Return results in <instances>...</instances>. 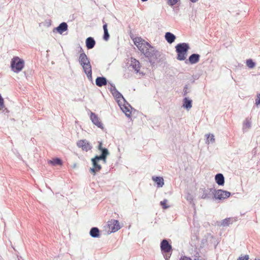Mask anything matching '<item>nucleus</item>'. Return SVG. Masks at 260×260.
Returning <instances> with one entry per match:
<instances>
[{
	"label": "nucleus",
	"mask_w": 260,
	"mask_h": 260,
	"mask_svg": "<svg viewBox=\"0 0 260 260\" xmlns=\"http://www.w3.org/2000/svg\"><path fill=\"white\" fill-rule=\"evenodd\" d=\"M132 39L139 50L148 59L152 68H157L158 63L159 66H162L163 68L167 66L166 56L161 51H158L154 46L140 37Z\"/></svg>",
	"instance_id": "obj_1"
},
{
	"label": "nucleus",
	"mask_w": 260,
	"mask_h": 260,
	"mask_svg": "<svg viewBox=\"0 0 260 260\" xmlns=\"http://www.w3.org/2000/svg\"><path fill=\"white\" fill-rule=\"evenodd\" d=\"M126 117L132 120V113L137 112L117 89L111 93Z\"/></svg>",
	"instance_id": "obj_2"
},
{
	"label": "nucleus",
	"mask_w": 260,
	"mask_h": 260,
	"mask_svg": "<svg viewBox=\"0 0 260 260\" xmlns=\"http://www.w3.org/2000/svg\"><path fill=\"white\" fill-rule=\"evenodd\" d=\"M177 53L176 59L179 61H184L186 58L190 46L188 43H179L175 46Z\"/></svg>",
	"instance_id": "obj_3"
},
{
	"label": "nucleus",
	"mask_w": 260,
	"mask_h": 260,
	"mask_svg": "<svg viewBox=\"0 0 260 260\" xmlns=\"http://www.w3.org/2000/svg\"><path fill=\"white\" fill-rule=\"evenodd\" d=\"M25 61L23 59L19 56H14L10 62V68L11 71L15 73H18L24 68Z\"/></svg>",
	"instance_id": "obj_4"
},
{
	"label": "nucleus",
	"mask_w": 260,
	"mask_h": 260,
	"mask_svg": "<svg viewBox=\"0 0 260 260\" xmlns=\"http://www.w3.org/2000/svg\"><path fill=\"white\" fill-rule=\"evenodd\" d=\"M232 195L231 192L221 189H214L212 192V199L215 201H222L228 199Z\"/></svg>",
	"instance_id": "obj_5"
},
{
	"label": "nucleus",
	"mask_w": 260,
	"mask_h": 260,
	"mask_svg": "<svg viewBox=\"0 0 260 260\" xmlns=\"http://www.w3.org/2000/svg\"><path fill=\"white\" fill-rule=\"evenodd\" d=\"M78 61L80 65L82 67L83 70H85V69L91 67L90 59L85 52L79 54Z\"/></svg>",
	"instance_id": "obj_6"
},
{
	"label": "nucleus",
	"mask_w": 260,
	"mask_h": 260,
	"mask_svg": "<svg viewBox=\"0 0 260 260\" xmlns=\"http://www.w3.org/2000/svg\"><path fill=\"white\" fill-rule=\"evenodd\" d=\"M107 226L109 229V230L107 232L108 234L116 232L121 228L119 221L114 219L108 221Z\"/></svg>",
	"instance_id": "obj_7"
},
{
	"label": "nucleus",
	"mask_w": 260,
	"mask_h": 260,
	"mask_svg": "<svg viewBox=\"0 0 260 260\" xmlns=\"http://www.w3.org/2000/svg\"><path fill=\"white\" fill-rule=\"evenodd\" d=\"M91 161L92 165V167L90 168L89 172L91 174L95 175L97 172H100L102 169V166L99 164L100 161L98 158L97 154L91 159Z\"/></svg>",
	"instance_id": "obj_8"
},
{
	"label": "nucleus",
	"mask_w": 260,
	"mask_h": 260,
	"mask_svg": "<svg viewBox=\"0 0 260 260\" xmlns=\"http://www.w3.org/2000/svg\"><path fill=\"white\" fill-rule=\"evenodd\" d=\"M170 239H164L160 243V248L162 253H168L172 251V246Z\"/></svg>",
	"instance_id": "obj_9"
},
{
	"label": "nucleus",
	"mask_w": 260,
	"mask_h": 260,
	"mask_svg": "<svg viewBox=\"0 0 260 260\" xmlns=\"http://www.w3.org/2000/svg\"><path fill=\"white\" fill-rule=\"evenodd\" d=\"M77 146L81 148L83 151L87 152L92 148V146L90 143L86 139L79 140L77 142Z\"/></svg>",
	"instance_id": "obj_10"
},
{
	"label": "nucleus",
	"mask_w": 260,
	"mask_h": 260,
	"mask_svg": "<svg viewBox=\"0 0 260 260\" xmlns=\"http://www.w3.org/2000/svg\"><path fill=\"white\" fill-rule=\"evenodd\" d=\"M90 119L92 123L98 128H100L102 130L104 129L103 123L96 114L90 111Z\"/></svg>",
	"instance_id": "obj_11"
},
{
	"label": "nucleus",
	"mask_w": 260,
	"mask_h": 260,
	"mask_svg": "<svg viewBox=\"0 0 260 260\" xmlns=\"http://www.w3.org/2000/svg\"><path fill=\"white\" fill-rule=\"evenodd\" d=\"M201 55L197 53H193L188 56V59L184 60L185 63L186 64H194L197 63L199 61Z\"/></svg>",
	"instance_id": "obj_12"
},
{
	"label": "nucleus",
	"mask_w": 260,
	"mask_h": 260,
	"mask_svg": "<svg viewBox=\"0 0 260 260\" xmlns=\"http://www.w3.org/2000/svg\"><path fill=\"white\" fill-rule=\"evenodd\" d=\"M131 64L129 67H132L135 71L136 73H139L140 74L144 75L145 74L143 72H140L141 64L139 61L134 57L130 58Z\"/></svg>",
	"instance_id": "obj_13"
},
{
	"label": "nucleus",
	"mask_w": 260,
	"mask_h": 260,
	"mask_svg": "<svg viewBox=\"0 0 260 260\" xmlns=\"http://www.w3.org/2000/svg\"><path fill=\"white\" fill-rule=\"evenodd\" d=\"M214 189L211 188H206L205 187L200 188L199 189V192L200 193H203L202 195L201 196V199L209 200L211 199L212 192Z\"/></svg>",
	"instance_id": "obj_14"
},
{
	"label": "nucleus",
	"mask_w": 260,
	"mask_h": 260,
	"mask_svg": "<svg viewBox=\"0 0 260 260\" xmlns=\"http://www.w3.org/2000/svg\"><path fill=\"white\" fill-rule=\"evenodd\" d=\"M68 29V25L67 22H62L60 23L57 27L53 28L54 32H57L60 35H62L64 32Z\"/></svg>",
	"instance_id": "obj_15"
},
{
	"label": "nucleus",
	"mask_w": 260,
	"mask_h": 260,
	"mask_svg": "<svg viewBox=\"0 0 260 260\" xmlns=\"http://www.w3.org/2000/svg\"><path fill=\"white\" fill-rule=\"evenodd\" d=\"M103 143L102 141L98 142L97 148L101 153L100 155H98V156L104 157V156L109 155L110 152L109 150L107 148L103 147Z\"/></svg>",
	"instance_id": "obj_16"
},
{
	"label": "nucleus",
	"mask_w": 260,
	"mask_h": 260,
	"mask_svg": "<svg viewBox=\"0 0 260 260\" xmlns=\"http://www.w3.org/2000/svg\"><path fill=\"white\" fill-rule=\"evenodd\" d=\"M109 81L103 76H98L95 80V85L98 87H102L108 84Z\"/></svg>",
	"instance_id": "obj_17"
},
{
	"label": "nucleus",
	"mask_w": 260,
	"mask_h": 260,
	"mask_svg": "<svg viewBox=\"0 0 260 260\" xmlns=\"http://www.w3.org/2000/svg\"><path fill=\"white\" fill-rule=\"evenodd\" d=\"M192 106V100L189 97L185 96L182 100V107L187 111H189Z\"/></svg>",
	"instance_id": "obj_18"
},
{
	"label": "nucleus",
	"mask_w": 260,
	"mask_h": 260,
	"mask_svg": "<svg viewBox=\"0 0 260 260\" xmlns=\"http://www.w3.org/2000/svg\"><path fill=\"white\" fill-rule=\"evenodd\" d=\"M89 234L93 238H99L101 236V231L98 227L93 226L90 229Z\"/></svg>",
	"instance_id": "obj_19"
},
{
	"label": "nucleus",
	"mask_w": 260,
	"mask_h": 260,
	"mask_svg": "<svg viewBox=\"0 0 260 260\" xmlns=\"http://www.w3.org/2000/svg\"><path fill=\"white\" fill-rule=\"evenodd\" d=\"M152 180L156 184L157 188L162 187L164 185V179L162 176H153Z\"/></svg>",
	"instance_id": "obj_20"
},
{
	"label": "nucleus",
	"mask_w": 260,
	"mask_h": 260,
	"mask_svg": "<svg viewBox=\"0 0 260 260\" xmlns=\"http://www.w3.org/2000/svg\"><path fill=\"white\" fill-rule=\"evenodd\" d=\"M96 42L93 37H89L85 40V46L88 50L93 48L95 45Z\"/></svg>",
	"instance_id": "obj_21"
},
{
	"label": "nucleus",
	"mask_w": 260,
	"mask_h": 260,
	"mask_svg": "<svg viewBox=\"0 0 260 260\" xmlns=\"http://www.w3.org/2000/svg\"><path fill=\"white\" fill-rule=\"evenodd\" d=\"M215 181L219 186H223L225 183V178L222 173H217L215 176Z\"/></svg>",
	"instance_id": "obj_22"
},
{
	"label": "nucleus",
	"mask_w": 260,
	"mask_h": 260,
	"mask_svg": "<svg viewBox=\"0 0 260 260\" xmlns=\"http://www.w3.org/2000/svg\"><path fill=\"white\" fill-rule=\"evenodd\" d=\"M48 164L53 167L57 166H61L63 165V161L61 158L56 157L51 159L48 160Z\"/></svg>",
	"instance_id": "obj_23"
},
{
	"label": "nucleus",
	"mask_w": 260,
	"mask_h": 260,
	"mask_svg": "<svg viewBox=\"0 0 260 260\" xmlns=\"http://www.w3.org/2000/svg\"><path fill=\"white\" fill-rule=\"evenodd\" d=\"M165 39L167 43L171 44L175 42L176 39V36L173 33L168 31L165 34Z\"/></svg>",
	"instance_id": "obj_24"
},
{
	"label": "nucleus",
	"mask_w": 260,
	"mask_h": 260,
	"mask_svg": "<svg viewBox=\"0 0 260 260\" xmlns=\"http://www.w3.org/2000/svg\"><path fill=\"white\" fill-rule=\"evenodd\" d=\"M233 221L232 218L227 217L222 220L221 221H217V225L218 226H222L224 227L228 226L230 224H232Z\"/></svg>",
	"instance_id": "obj_25"
},
{
	"label": "nucleus",
	"mask_w": 260,
	"mask_h": 260,
	"mask_svg": "<svg viewBox=\"0 0 260 260\" xmlns=\"http://www.w3.org/2000/svg\"><path fill=\"white\" fill-rule=\"evenodd\" d=\"M83 71L86 75L87 79L90 81L92 83H93V79L92 77V67L90 68H88L87 69H85Z\"/></svg>",
	"instance_id": "obj_26"
},
{
	"label": "nucleus",
	"mask_w": 260,
	"mask_h": 260,
	"mask_svg": "<svg viewBox=\"0 0 260 260\" xmlns=\"http://www.w3.org/2000/svg\"><path fill=\"white\" fill-rule=\"evenodd\" d=\"M206 143H213L215 142L214 135L213 134H208L206 135Z\"/></svg>",
	"instance_id": "obj_27"
},
{
	"label": "nucleus",
	"mask_w": 260,
	"mask_h": 260,
	"mask_svg": "<svg viewBox=\"0 0 260 260\" xmlns=\"http://www.w3.org/2000/svg\"><path fill=\"white\" fill-rule=\"evenodd\" d=\"M246 64L249 69H252L255 67L256 63L252 59L249 58L246 60Z\"/></svg>",
	"instance_id": "obj_28"
},
{
	"label": "nucleus",
	"mask_w": 260,
	"mask_h": 260,
	"mask_svg": "<svg viewBox=\"0 0 260 260\" xmlns=\"http://www.w3.org/2000/svg\"><path fill=\"white\" fill-rule=\"evenodd\" d=\"M251 126V122L250 120L246 119L243 123V128H249Z\"/></svg>",
	"instance_id": "obj_29"
},
{
	"label": "nucleus",
	"mask_w": 260,
	"mask_h": 260,
	"mask_svg": "<svg viewBox=\"0 0 260 260\" xmlns=\"http://www.w3.org/2000/svg\"><path fill=\"white\" fill-rule=\"evenodd\" d=\"M178 3L180 4V0H167V4L171 7Z\"/></svg>",
	"instance_id": "obj_30"
},
{
	"label": "nucleus",
	"mask_w": 260,
	"mask_h": 260,
	"mask_svg": "<svg viewBox=\"0 0 260 260\" xmlns=\"http://www.w3.org/2000/svg\"><path fill=\"white\" fill-rule=\"evenodd\" d=\"M186 200L189 202V203L193 206L195 205V204L193 202V196L189 193H188L186 195Z\"/></svg>",
	"instance_id": "obj_31"
},
{
	"label": "nucleus",
	"mask_w": 260,
	"mask_h": 260,
	"mask_svg": "<svg viewBox=\"0 0 260 260\" xmlns=\"http://www.w3.org/2000/svg\"><path fill=\"white\" fill-rule=\"evenodd\" d=\"M167 202L168 200L166 199H164L162 201L160 202V205L161 206L162 209H167L170 207L169 205H167Z\"/></svg>",
	"instance_id": "obj_32"
},
{
	"label": "nucleus",
	"mask_w": 260,
	"mask_h": 260,
	"mask_svg": "<svg viewBox=\"0 0 260 260\" xmlns=\"http://www.w3.org/2000/svg\"><path fill=\"white\" fill-rule=\"evenodd\" d=\"M110 34L109 33L108 30L104 31V34L103 36V39L105 41H108L110 39Z\"/></svg>",
	"instance_id": "obj_33"
},
{
	"label": "nucleus",
	"mask_w": 260,
	"mask_h": 260,
	"mask_svg": "<svg viewBox=\"0 0 260 260\" xmlns=\"http://www.w3.org/2000/svg\"><path fill=\"white\" fill-rule=\"evenodd\" d=\"M189 92H190V90H189L188 85L186 84L183 87V93H182L183 96H186L187 94V93H188Z\"/></svg>",
	"instance_id": "obj_34"
},
{
	"label": "nucleus",
	"mask_w": 260,
	"mask_h": 260,
	"mask_svg": "<svg viewBox=\"0 0 260 260\" xmlns=\"http://www.w3.org/2000/svg\"><path fill=\"white\" fill-rule=\"evenodd\" d=\"M5 101L4 99L0 93V111L4 109L5 108Z\"/></svg>",
	"instance_id": "obj_35"
},
{
	"label": "nucleus",
	"mask_w": 260,
	"mask_h": 260,
	"mask_svg": "<svg viewBox=\"0 0 260 260\" xmlns=\"http://www.w3.org/2000/svg\"><path fill=\"white\" fill-rule=\"evenodd\" d=\"M108 84L110 86V87H109L108 89L110 90L111 93L113 91H114V90H115V89H117L116 88V86L114 83L109 81Z\"/></svg>",
	"instance_id": "obj_36"
},
{
	"label": "nucleus",
	"mask_w": 260,
	"mask_h": 260,
	"mask_svg": "<svg viewBox=\"0 0 260 260\" xmlns=\"http://www.w3.org/2000/svg\"><path fill=\"white\" fill-rule=\"evenodd\" d=\"M255 105L256 107L260 106V93H258L256 95V96L255 99Z\"/></svg>",
	"instance_id": "obj_37"
},
{
	"label": "nucleus",
	"mask_w": 260,
	"mask_h": 260,
	"mask_svg": "<svg viewBox=\"0 0 260 260\" xmlns=\"http://www.w3.org/2000/svg\"><path fill=\"white\" fill-rule=\"evenodd\" d=\"M249 256L248 254H245L244 255H241L237 260H249Z\"/></svg>",
	"instance_id": "obj_38"
},
{
	"label": "nucleus",
	"mask_w": 260,
	"mask_h": 260,
	"mask_svg": "<svg viewBox=\"0 0 260 260\" xmlns=\"http://www.w3.org/2000/svg\"><path fill=\"white\" fill-rule=\"evenodd\" d=\"M172 251L168 252V253H162L164 255V257L165 259V260H169L171 255H172Z\"/></svg>",
	"instance_id": "obj_39"
},
{
	"label": "nucleus",
	"mask_w": 260,
	"mask_h": 260,
	"mask_svg": "<svg viewBox=\"0 0 260 260\" xmlns=\"http://www.w3.org/2000/svg\"><path fill=\"white\" fill-rule=\"evenodd\" d=\"M207 243V238L205 237L201 240V244L200 246V248H203L204 247L205 245Z\"/></svg>",
	"instance_id": "obj_40"
},
{
	"label": "nucleus",
	"mask_w": 260,
	"mask_h": 260,
	"mask_svg": "<svg viewBox=\"0 0 260 260\" xmlns=\"http://www.w3.org/2000/svg\"><path fill=\"white\" fill-rule=\"evenodd\" d=\"M201 256L198 252H197L193 256V260H205L201 258Z\"/></svg>",
	"instance_id": "obj_41"
},
{
	"label": "nucleus",
	"mask_w": 260,
	"mask_h": 260,
	"mask_svg": "<svg viewBox=\"0 0 260 260\" xmlns=\"http://www.w3.org/2000/svg\"><path fill=\"white\" fill-rule=\"evenodd\" d=\"M108 156H104V157H102V156H99L98 155V158L99 159V161L100 160H102L103 161V163L104 164H106L107 162V158Z\"/></svg>",
	"instance_id": "obj_42"
},
{
	"label": "nucleus",
	"mask_w": 260,
	"mask_h": 260,
	"mask_svg": "<svg viewBox=\"0 0 260 260\" xmlns=\"http://www.w3.org/2000/svg\"><path fill=\"white\" fill-rule=\"evenodd\" d=\"M179 260H193V259L191 258V257L184 255L181 256V257L179 258Z\"/></svg>",
	"instance_id": "obj_43"
},
{
	"label": "nucleus",
	"mask_w": 260,
	"mask_h": 260,
	"mask_svg": "<svg viewBox=\"0 0 260 260\" xmlns=\"http://www.w3.org/2000/svg\"><path fill=\"white\" fill-rule=\"evenodd\" d=\"M102 21H103V30H104V31H107V30H108V24H107L106 22H105L104 21V19H103V20H102Z\"/></svg>",
	"instance_id": "obj_44"
},
{
	"label": "nucleus",
	"mask_w": 260,
	"mask_h": 260,
	"mask_svg": "<svg viewBox=\"0 0 260 260\" xmlns=\"http://www.w3.org/2000/svg\"><path fill=\"white\" fill-rule=\"evenodd\" d=\"M192 77L193 78V80H198L199 77H200V75L199 74H193L192 76Z\"/></svg>",
	"instance_id": "obj_45"
},
{
	"label": "nucleus",
	"mask_w": 260,
	"mask_h": 260,
	"mask_svg": "<svg viewBox=\"0 0 260 260\" xmlns=\"http://www.w3.org/2000/svg\"><path fill=\"white\" fill-rule=\"evenodd\" d=\"M30 72H31V71L29 72V71L27 72H26V71L24 72L25 76L26 78H28V77H29V75L30 74Z\"/></svg>",
	"instance_id": "obj_46"
},
{
	"label": "nucleus",
	"mask_w": 260,
	"mask_h": 260,
	"mask_svg": "<svg viewBox=\"0 0 260 260\" xmlns=\"http://www.w3.org/2000/svg\"><path fill=\"white\" fill-rule=\"evenodd\" d=\"M2 110L5 114H8L10 112L9 110L5 106L4 109Z\"/></svg>",
	"instance_id": "obj_47"
},
{
	"label": "nucleus",
	"mask_w": 260,
	"mask_h": 260,
	"mask_svg": "<svg viewBox=\"0 0 260 260\" xmlns=\"http://www.w3.org/2000/svg\"><path fill=\"white\" fill-rule=\"evenodd\" d=\"M79 52L80 53H82L83 52H84L82 47L79 45Z\"/></svg>",
	"instance_id": "obj_48"
},
{
	"label": "nucleus",
	"mask_w": 260,
	"mask_h": 260,
	"mask_svg": "<svg viewBox=\"0 0 260 260\" xmlns=\"http://www.w3.org/2000/svg\"><path fill=\"white\" fill-rule=\"evenodd\" d=\"M173 9L175 12H177L179 10V7H175Z\"/></svg>",
	"instance_id": "obj_49"
},
{
	"label": "nucleus",
	"mask_w": 260,
	"mask_h": 260,
	"mask_svg": "<svg viewBox=\"0 0 260 260\" xmlns=\"http://www.w3.org/2000/svg\"><path fill=\"white\" fill-rule=\"evenodd\" d=\"M76 166H77V164H76V163H75V164H74L73 165V166H72V168H73V169H75V168H76Z\"/></svg>",
	"instance_id": "obj_50"
},
{
	"label": "nucleus",
	"mask_w": 260,
	"mask_h": 260,
	"mask_svg": "<svg viewBox=\"0 0 260 260\" xmlns=\"http://www.w3.org/2000/svg\"><path fill=\"white\" fill-rule=\"evenodd\" d=\"M199 0H190V1L192 3H196L197 2H198Z\"/></svg>",
	"instance_id": "obj_51"
},
{
	"label": "nucleus",
	"mask_w": 260,
	"mask_h": 260,
	"mask_svg": "<svg viewBox=\"0 0 260 260\" xmlns=\"http://www.w3.org/2000/svg\"><path fill=\"white\" fill-rule=\"evenodd\" d=\"M18 260H24L21 256H17Z\"/></svg>",
	"instance_id": "obj_52"
},
{
	"label": "nucleus",
	"mask_w": 260,
	"mask_h": 260,
	"mask_svg": "<svg viewBox=\"0 0 260 260\" xmlns=\"http://www.w3.org/2000/svg\"><path fill=\"white\" fill-rule=\"evenodd\" d=\"M190 81L191 83H193L195 82V80H193V79H190Z\"/></svg>",
	"instance_id": "obj_53"
},
{
	"label": "nucleus",
	"mask_w": 260,
	"mask_h": 260,
	"mask_svg": "<svg viewBox=\"0 0 260 260\" xmlns=\"http://www.w3.org/2000/svg\"><path fill=\"white\" fill-rule=\"evenodd\" d=\"M141 1L142 2H145L147 1L148 0H141Z\"/></svg>",
	"instance_id": "obj_54"
},
{
	"label": "nucleus",
	"mask_w": 260,
	"mask_h": 260,
	"mask_svg": "<svg viewBox=\"0 0 260 260\" xmlns=\"http://www.w3.org/2000/svg\"><path fill=\"white\" fill-rule=\"evenodd\" d=\"M254 260H260V258L257 259L256 258H255Z\"/></svg>",
	"instance_id": "obj_55"
},
{
	"label": "nucleus",
	"mask_w": 260,
	"mask_h": 260,
	"mask_svg": "<svg viewBox=\"0 0 260 260\" xmlns=\"http://www.w3.org/2000/svg\"><path fill=\"white\" fill-rule=\"evenodd\" d=\"M216 246H217V245H215V246H214L215 248H216Z\"/></svg>",
	"instance_id": "obj_56"
}]
</instances>
